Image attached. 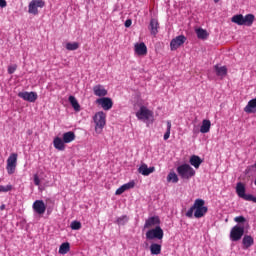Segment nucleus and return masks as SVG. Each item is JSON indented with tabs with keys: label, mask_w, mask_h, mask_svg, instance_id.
<instances>
[{
	"label": "nucleus",
	"mask_w": 256,
	"mask_h": 256,
	"mask_svg": "<svg viewBox=\"0 0 256 256\" xmlns=\"http://www.w3.org/2000/svg\"><path fill=\"white\" fill-rule=\"evenodd\" d=\"M207 213L208 207L205 206V201L201 198H198L194 200L193 205L188 210V212L185 213V216L188 217L189 219H192L193 217L196 219H201Z\"/></svg>",
	"instance_id": "1"
},
{
	"label": "nucleus",
	"mask_w": 256,
	"mask_h": 256,
	"mask_svg": "<svg viewBox=\"0 0 256 256\" xmlns=\"http://www.w3.org/2000/svg\"><path fill=\"white\" fill-rule=\"evenodd\" d=\"M254 21L255 16L253 14H246L245 16L242 14H237L232 18V22L238 26L252 27Z\"/></svg>",
	"instance_id": "2"
},
{
	"label": "nucleus",
	"mask_w": 256,
	"mask_h": 256,
	"mask_svg": "<svg viewBox=\"0 0 256 256\" xmlns=\"http://www.w3.org/2000/svg\"><path fill=\"white\" fill-rule=\"evenodd\" d=\"M177 174L180 175L183 180H189L195 176L196 172L190 165L183 164L177 167Z\"/></svg>",
	"instance_id": "3"
},
{
	"label": "nucleus",
	"mask_w": 256,
	"mask_h": 256,
	"mask_svg": "<svg viewBox=\"0 0 256 256\" xmlns=\"http://www.w3.org/2000/svg\"><path fill=\"white\" fill-rule=\"evenodd\" d=\"M95 124V131L97 134H101L106 125V114L103 111L97 112L93 117Z\"/></svg>",
	"instance_id": "4"
},
{
	"label": "nucleus",
	"mask_w": 256,
	"mask_h": 256,
	"mask_svg": "<svg viewBox=\"0 0 256 256\" xmlns=\"http://www.w3.org/2000/svg\"><path fill=\"white\" fill-rule=\"evenodd\" d=\"M236 194L244 201H252L256 203V197H254L252 194H246L245 184H242L241 182L236 184Z\"/></svg>",
	"instance_id": "5"
},
{
	"label": "nucleus",
	"mask_w": 256,
	"mask_h": 256,
	"mask_svg": "<svg viewBox=\"0 0 256 256\" xmlns=\"http://www.w3.org/2000/svg\"><path fill=\"white\" fill-rule=\"evenodd\" d=\"M245 234V226L242 224L235 225L231 230H230V240L233 242L239 241L243 235Z\"/></svg>",
	"instance_id": "6"
},
{
	"label": "nucleus",
	"mask_w": 256,
	"mask_h": 256,
	"mask_svg": "<svg viewBox=\"0 0 256 256\" xmlns=\"http://www.w3.org/2000/svg\"><path fill=\"white\" fill-rule=\"evenodd\" d=\"M164 238V230L160 226H156L154 229H149L146 232V239L153 240L158 239L162 240Z\"/></svg>",
	"instance_id": "7"
},
{
	"label": "nucleus",
	"mask_w": 256,
	"mask_h": 256,
	"mask_svg": "<svg viewBox=\"0 0 256 256\" xmlns=\"http://www.w3.org/2000/svg\"><path fill=\"white\" fill-rule=\"evenodd\" d=\"M17 159H18L17 153H12L10 157L7 158L6 170L8 175L15 174L16 167H17Z\"/></svg>",
	"instance_id": "8"
},
{
	"label": "nucleus",
	"mask_w": 256,
	"mask_h": 256,
	"mask_svg": "<svg viewBox=\"0 0 256 256\" xmlns=\"http://www.w3.org/2000/svg\"><path fill=\"white\" fill-rule=\"evenodd\" d=\"M45 7V2L43 0H32L28 5V13L32 15H38V8Z\"/></svg>",
	"instance_id": "9"
},
{
	"label": "nucleus",
	"mask_w": 256,
	"mask_h": 256,
	"mask_svg": "<svg viewBox=\"0 0 256 256\" xmlns=\"http://www.w3.org/2000/svg\"><path fill=\"white\" fill-rule=\"evenodd\" d=\"M136 116L139 120H149L153 118V112L149 108L141 106Z\"/></svg>",
	"instance_id": "10"
},
{
	"label": "nucleus",
	"mask_w": 256,
	"mask_h": 256,
	"mask_svg": "<svg viewBox=\"0 0 256 256\" xmlns=\"http://www.w3.org/2000/svg\"><path fill=\"white\" fill-rule=\"evenodd\" d=\"M186 41H187L186 36H183V35L176 36L170 42L171 51L178 50V48L181 47L183 44H185Z\"/></svg>",
	"instance_id": "11"
},
{
	"label": "nucleus",
	"mask_w": 256,
	"mask_h": 256,
	"mask_svg": "<svg viewBox=\"0 0 256 256\" xmlns=\"http://www.w3.org/2000/svg\"><path fill=\"white\" fill-rule=\"evenodd\" d=\"M97 105H101L104 111H109L113 108V100L109 97H102L96 100Z\"/></svg>",
	"instance_id": "12"
},
{
	"label": "nucleus",
	"mask_w": 256,
	"mask_h": 256,
	"mask_svg": "<svg viewBox=\"0 0 256 256\" xmlns=\"http://www.w3.org/2000/svg\"><path fill=\"white\" fill-rule=\"evenodd\" d=\"M18 97L30 103H34L38 99V94L35 92H20Z\"/></svg>",
	"instance_id": "13"
},
{
	"label": "nucleus",
	"mask_w": 256,
	"mask_h": 256,
	"mask_svg": "<svg viewBox=\"0 0 256 256\" xmlns=\"http://www.w3.org/2000/svg\"><path fill=\"white\" fill-rule=\"evenodd\" d=\"M160 225V218L159 216H151L146 219L144 228L145 229H150L152 227H159Z\"/></svg>",
	"instance_id": "14"
},
{
	"label": "nucleus",
	"mask_w": 256,
	"mask_h": 256,
	"mask_svg": "<svg viewBox=\"0 0 256 256\" xmlns=\"http://www.w3.org/2000/svg\"><path fill=\"white\" fill-rule=\"evenodd\" d=\"M33 210L38 215L45 214L46 204L42 200H36L33 204Z\"/></svg>",
	"instance_id": "15"
},
{
	"label": "nucleus",
	"mask_w": 256,
	"mask_h": 256,
	"mask_svg": "<svg viewBox=\"0 0 256 256\" xmlns=\"http://www.w3.org/2000/svg\"><path fill=\"white\" fill-rule=\"evenodd\" d=\"M93 93L96 97L104 98L107 96L108 91L103 85L97 84L93 87Z\"/></svg>",
	"instance_id": "16"
},
{
	"label": "nucleus",
	"mask_w": 256,
	"mask_h": 256,
	"mask_svg": "<svg viewBox=\"0 0 256 256\" xmlns=\"http://www.w3.org/2000/svg\"><path fill=\"white\" fill-rule=\"evenodd\" d=\"M155 171H156V168L155 167H147V165L146 164H141L140 166H139V168H138V173L139 174H142V175H144V176H149V175H151L152 173H155Z\"/></svg>",
	"instance_id": "17"
},
{
	"label": "nucleus",
	"mask_w": 256,
	"mask_h": 256,
	"mask_svg": "<svg viewBox=\"0 0 256 256\" xmlns=\"http://www.w3.org/2000/svg\"><path fill=\"white\" fill-rule=\"evenodd\" d=\"M134 52L138 56H145L147 54V47L144 43L134 44Z\"/></svg>",
	"instance_id": "18"
},
{
	"label": "nucleus",
	"mask_w": 256,
	"mask_h": 256,
	"mask_svg": "<svg viewBox=\"0 0 256 256\" xmlns=\"http://www.w3.org/2000/svg\"><path fill=\"white\" fill-rule=\"evenodd\" d=\"M189 163L191 164L194 169H199L201 164L203 163V159L200 156L192 155L190 157Z\"/></svg>",
	"instance_id": "19"
},
{
	"label": "nucleus",
	"mask_w": 256,
	"mask_h": 256,
	"mask_svg": "<svg viewBox=\"0 0 256 256\" xmlns=\"http://www.w3.org/2000/svg\"><path fill=\"white\" fill-rule=\"evenodd\" d=\"M243 249L247 250L248 248L254 245V238L249 235H245L242 239Z\"/></svg>",
	"instance_id": "20"
},
{
	"label": "nucleus",
	"mask_w": 256,
	"mask_h": 256,
	"mask_svg": "<svg viewBox=\"0 0 256 256\" xmlns=\"http://www.w3.org/2000/svg\"><path fill=\"white\" fill-rule=\"evenodd\" d=\"M244 112L248 114H252L256 112V98L249 100L248 104H246L244 108Z\"/></svg>",
	"instance_id": "21"
},
{
	"label": "nucleus",
	"mask_w": 256,
	"mask_h": 256,
	"mask_svg": "<svg viewBox=\"0 0 256 256\" xmlns=\"http://www.w3.org/2000/svg\"><path fill=\"white\" fill-rule=\"evenodd\" d=\"M53 144H54V148L58 151H64L65 150V142L62 138L60 137H55L54 141H53Z\"/></svg>",
	"instance_id": "22"
},
{
	"label": "nucleus",
	"mask_w": 256,
	"mask_h": 256,
	"mask_svg": "<svg viewBox=\"0 0 256 256\" xmlns=\"http://www.w3.org/2000/svg\"><path fill=\"white\" fill-rule=\"evenodd\" d=\"M75 139H76V134H75L74 132H72V131L67 132V133H64V134H63V138H62V140H63L66 144L74 142Z\"/></svg>",
	"instance_id": "23"
},
{
	"label": "nucleus",
	"mask_w": 256,
	"mask_h": 256,
	"mask_svg": "<svg viewBox=\"0 0 256 256\" xmlns=\"http://www.w3.org/2000/svg\"><path fill=\"white\" fill-rule=\"evenodd\" d=\"M214 70H215L216 76L225 77L227 75L226 66L219 67V65H215Z\"/></svg>",
	"instance_id": "24"
},
{
	"label": "nucleus",
	"mask_w": 256,
	"mask_h": 256,
	"mask_svg": "<svg viewBox=\"0 0 256 256\" xmlns=\"http://www.w3.org/2000/svg\"><path fill=\"white\" fill-rule=\"evenodd\" d=\"M210 128H211V121L203 120L202 126H200V133L207 134L210 132Z\"/></svg>",
	"instance_id": "25"
},
{
	"label": "nucleus",
	"mask_w": 256,
	"mask_h": 256,
	"mask_svg": "<svg viewBox=\"0 0 256 256\" xmlns=\"http://www.w3.org/2000/svg\"><path fill=\"white\" fill-rule=\"evenodd\" d=\"M68 101H70V104L72 105L74 111H81V105H79L75 96H69Z\"/></svg>",
	"instance_id": "26"
},
{
	"label": "nucleus",
	"mask_w": 256,
	"mask_h": 256,
	"mask_svg": "<svg viewBox=\"0 0 256 256\" xmlns=\"http://www.w3.org/2000/svg\"><path fill=\"white\" fill-rule=\"evenodd\" d=\"M150 30H151V34L152 35H157L158 34V21L156 19H152L150 24H149Z\"/></svg>",
	"instance_id": "27"
},
{
	"label": "nucleus",
	"mask_w": 256,
	"mask_h": 256,
	"mask_svg": "<svg viewBox=\"0 0 256 256\" xmlns=\"http://www.w3.org/2000/svg\"><path fill=\"white\" fill-rule=\"evenodd\" d=\"M152 255H159L161 253V245L158 243H152L149 247Z\"/></svg>",
	"instance_id": "28"
},
{
	"label": "nucleus",
	"mask_w": 256,
	"mask_h": 256,
	"mask_svg": "<svg viewBox=\"0 0 256 256\" xmlns=\"http://www.w3.org/2000/svg\"><path fill=\"white\" fill-rule=\"evenodd\" d=\"M196 35H197V38L200 40H205L209 36L208 31L202 28H199L196 30Z\"/></svg>",
	"instance_id": "29"
},
{
	"label": "nucleus",
	"mask_w": 256,
	"mask_h": 256,
	"mask_svg": "<svg viewBox=\"0 0 256 256\" xmlns=\"http://www.w3.org/2000/svg\"><path fill=\"white\" fill-rule=\"evenodd\" d=\"M69 251H70L69 242H64V243H62V245H60L59 254L65 255V254L69 253Z\"/></svg>",
	"instance_id": "30"
},
{
	"label": "nucleus",
	"mask_w": 256,
	"mask_h": 256,
	"mask_svg": "<svg viewBox=\"0 0 256 256\" xmlns=\"http://www.w3.org/2000/svg\"><path fill=\"white\" fill-rule=\"evenodd\" d=\"M167 182L178 183L179 182V177H178L177 173L170 172L167 176Z\"/></svg>",
	"instance_id": "31"
},
{
	"label": "nucleus",
	"mask_w": 256,
	"mask_h": 256,
	"mask_svg": "<svg viewBox=\"0 0 256 256\" xmlns=\"http://www.w3.org/2000/svg\"><path fill=\"white\" fill-rule=\"evenodd\" d=\"M171 129H172V123H171V121H167V131L163 135V139L165 141H167L168 138L171 136Z\"/></svg>",
	"instance_id": "32"
},
{
	"label": "nucleus",
	"mask_w": 256,
	"mask_h": 256,
	"mask_svg": "<svg viewBox=\"0 0 256 256\" xmlns=\"http://www.w3.org/2000/svg\"><path fill=\"white\" fill-rule=\"evenodd\" d=\"M65 47L68 51H76L79 48V43H67Z\"/></svg>",
	"instance_id": "33"
},
{
	"label": "nucleus",
	"mask_w": 256,
	"mask_h": 256,
	"mask_svg": "<svg viewBox=\"0 0 256 256\" xmlns=\"http://www.w3.org/2000/svg\"><path fill=\"white\" fill-rule=\"evenodd\" d=\"M81 228H82V223L81 222H78V221L71 222V229L72 230L78 231V230H81Z\"/></svg>",
	"instance_id": "34"
},
{
	"label": "nucleus",
	"mask_w": 256,
	"mask_h": 256,
	"mask_svg": "<svg viewBox=\"0 0 256 256\" xmlns=\"http://www.w3.org/2000/svg\"><path fill=\"white\" fill-rule=\"evenodd\" d=\"M127 222H128V217L127 216H120L117 219V224L120 225V226L126 225Z\"/></svg>",
	"instance_id": "35"
},
{
	"label": "nucleus",
	"mask_w": 256,
	"mask_h": 256,
	"mask_svg": "<svg viewBox=\"0 0 256 256\" xmlns=\"http://www.w3.org/2000/svg\"><path fill=\"white\" fill-rule=\"evenodd\" d=\"M12 190V185L8 184L6 186L0 185V193H7Z\"/></svg>",
	"instance_id": "36"
},
{
	"label": "nucleus",
	"mask_w": 256,
	"mask_h": 256,
	"mask_svg": "<svg viewBox=\"0 0 256 256\" xmlns=\"http://www.w3.org/2000/svg\"><path fill=\"white\" fill-rule=\"evenodd\" d=\"M122 187L127 191L129 189H134L135 188V182L131 181L127 184H123Z\"/></svg>",
	"instance_id": "37"
},
{
	"label": "nucleus",
	"mask_w": 256,
	"mask_h": 256,
	"mask_svg": "<svg viewBox=\"0 0 256 256\" xmlns=\"http://www.w3.org/2000/svg\"><path fill=\"white\" fill-rule=\"evenodd\" d=\"M234 221H235L236 223H238V224H243V223L246 222V218H245V216H236V217L234 218Z\"/></svg>",
	"instance_id": "38"
},
{
	"label": "nucleus",
	"mask_w": 256,
	"mask_h": 256,
	"mask_svg": "<svg viewBox=\"0 0 256 256\" xmlns=\"http://www.w3.org/2000/svg\"><path fill=\"white\" fill-rule=\"evenodd\" d=\"M16 70H17V65L16 64L8 66V68H7L8 74H13V73L16 72Z\"/></svg>",
	"instance_id": "39"
},
{
	"label": "nucleus",
	"mask_w": 256,
	"mask_h": 256,
	"mask_svg": "<svg viewBox=\"0 0 256 256\" xmlns=\"http://www.w3.org/2000/svg\"><path fill=\"white\" fill-rule=\"evenodd\" d=\"M127 190L125 188H123V186H120L116 192L115 195H122L124 192H126Z\"/></svg>",
	"instance_id": "40"
},
{
	"label": "nucleus",
	"mask_w": 256,
	"mask_h": 256,
	"mask_svg": "<svg viewBox=\"0 0 256 256\" xmlns=\"http://www.w3.org/2000/svg\"><path fill=\"white\" fill-rule=\"evenodd\" d=\"M34 184H35V186L40 185V178H39L38 174L34 175Z\"/></svg>",
	"instance_id": "41"
},
{
	"label": "nucleus",
	"mask_w": 256,
	"mask_h": 256,
	"mask_svg": "<svg viewBox=\"0 0 256 256\" xmlns=\"http://www.w3.org/2000/svg\"><path fill=\"white\" fill-rule=\"evenodd\" d=\"M133 24V21L131 19H127L125 21V28H130V26Z\"/></svg>",
	"instance_id": "42"
},
{
	"label": "nucleus",
	"mask_w": 256,
	"mask_h": 256,
	"mask_svg": "<svg viewBox=\"0 0 256 256\" xmlns=\"http://www.w3.org/2000/svg\"><path fill=\"white\" fill-rule=\"evenodd\" d=\"M7 7V1L6 0H0V8Z\"/></svg>",
	"instance_id": "43"
},
{
	"label": "nucleus",
	"mask_w": 256,
	"mask_h": 256,
	"mask_svg": "<svg viewBox=\"0 0 256 256\" xmlns=\"http://www.w3.org/2000/svg\"><path fill=\"white\" fill-rule=\"evenodd\" d=\"M220 0H214V3H219Z\"/></svg>",
	"instance_id": "44"
},
{
	"label": "nucleus",
	"mask_w": 256,
	"mask_h": 256,
	"mask_svg": "<svg viewBox=\"0 0 256 256\" xmlns=\"http://www.w3.org/2000/svg\"><path fill=\"white\" fill-rule=\"evenodd\" d=\"M0 209H2V210H3V209H4V205H2V207H0Z\"/></svg>",
	"instance_id": "45"
},
{
	"label": "nucleus",
	"mask_w": 256,
	"mask_h": 256,
	"mask_svg": "<svg viewBox=\"0 0 256 256\" xmlns=\"http://www.w3.org/2000/svg\"><path fill=\"white\" fill-rule=\"evenodd\" d=\"M254 168L256 169V162H255V164H254Z\"/></svg>",
	"instance_id": "46"
},
{
	"label": "nucleus",
	"mask_w": 256,
	"mask_h": 256,
	"mask_svg": "<svg viewBox=\"0 0 256 256\" xmlns=\"http://www.w3.org/2000/svg\"><path fill=\"white\" fill-rule=\"evenodd\" d=\"M254 184H255V186H256V178H255Z\"/></svg>",
	"instance_id": "47"
}]
</instances>
